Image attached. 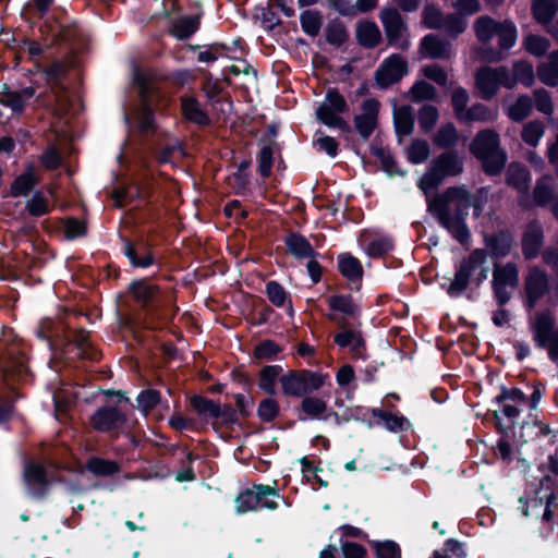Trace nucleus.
I'll return each mask as SVG.
<instances>
[{
  "label": "nucleus",
  "mask_w": 558,
  "mask_h": 558,
  "mask_svg": "<svg viewBox=\"0 0 558 558\" xmlns=\"http://www.w3.org/2000/svg\"><path fill=\"white\" fill-rule=\"evenodd\" d=\"M544 135V125L541 121H530L526 123L521 132L522 141L531 146L536 147Z\"/></svg>",
  "instance_id": "obj_55"
},
{
  "label": "nucleus",
  "mask_w": 558,
  "mask_h": 558,
  "mask_svg": "<svg viewBox=\"0 0 558 558\" xmlns=\"http://www.w3.org/2000/svg\"><path fill=\"white\" fill-rule=\"evenodd\" d=\"M180 108L183 119L199 128H207L211 124V119L207 111L202 108L201 102L194 96H181Z\"/></svg>",
  "instance_id": "obj_21"
},
{
  "label": "nucleus",
  "mask_w": 558,
  "mask_h": 558,
  "mask_svg": "<svg viewBox=\"0 0 558 558\" xmlns=\"http://www.w3.org/2000/svg\"><path fill=\"white\" fill-rule=\"evenodd\" d=\"M387 45L401 51H408L411 46L408 24L399 11L393 8H385L379 14Z\"/></svg>",
  "instance_id": "obj_14"
},
{
  "label": "nucleus",
  "mask_w": 558,
  "mask_h": 558,
  "mask_svg": "<svg viewBox=\"0 0 558 558\" xmlns=\"http://www.w3.org/2000/svg\"><path fill=\"white\" fill-rule=\"evenodd\" d=\"M470 151L481 161L482 171L488 175V128L476 134L470 144Z\"/></svg>",
  "instance_id": "obj_34"
},
{
  "label": "nucleus",
  "mask_w": 558,
  "mask_h": 558,
  "mask_svg": "<svg viewBox=\"0 0 558 558\" xmlns=\"http://www.w3.org/2000/svg\"><path fill=\"white\" fill-rule=\"evenodd\" d=\"M192 405L199 415L206 418H218L222 415V410L219 404L199 396L193 397Z\"/></svg>",
  "instance_id": "obj_50"
},
{
  "label": "nucleus",
  "mask_w": 558,
  "mask_h": 558,
  "mask_svg": "<svg viewBox=\"0 0 558 558\" xmlns=\"http://www.w3.org/2000/svg\"><path fill=\"white\" fill-rule=\"evenodd\" d=\"M558 12V0H533L532 14L541 24L551 22Z\"/></svg>",
  "instance_id": "obj_40"
},
{
  "label": "nucleus",
  "mask_w": 558,
  "mask_h": 558,
  "mask_svg": "<svg viewBox=\"0 0 558 558\" xmlns=\"http://www.w3.org/2000/svg\"><path fill=\"white\" fill-rule=\"evenodd\" d=\"M132 84L137 88L142 102L136 123L137 131L143 136L153 135L157 130L153 107L154 97L159 93L157 74L134 65Z\"/></svg>",
  "instance_id": "obj_6"
},
{
  "label": "nucleus",
  "mask_w": 558,
  "mask_h": 558,
  "mask_svg": "<svg viewBox=\"0 0 558 558\" xmlns=\"http://www.w3.org/2000/svg\"><path fill=\"white\" fill-rule=\"evenodd\" d=\"M136 401L137 408L147 414L160 402V393L154 389H146L137 396Z\"/></svg>",
  "instance_id": "obj_64"
},
{
  "label": "nucleus",
  "mask_w": 558,
  "mask_h": 558,
  "mask_svg": "<svg viewBox=\"0 0 558 558\" xmlns=\"http://www.w3.org/2000/svg\"><path fill=\"white\" fill-rule=\"evenodd\" d=\"M408 97L415 104L425 100H435L437 98V89L430 83L418 80L409 89Z\"/></svg>",
  "instance_id": "obj_43"
},
{
  "label": "nucleus",
  "mask_w": 558,
  "mask_h": 558,
  "mask_svg": "<svg viewBox=\"0 0 558 558\" xmlns=\"http://www.w3.org/2000/svg\"><path fill=\"white\" fill-rule=\"evenodd\" d=\"M274 144L275 143H270L263 146L257 156L258 173L264 179H268L271 175V169L274 166Z\"/></svg>",
  "instance_id": "obj_58"
},
{
  "label": "nucleus",
  "mask_w": 558,
  "mask_h": 558,
  "mask_svg": "<svg viewBox=\"0 0 558 558\" xmlns=\"http://www.w3.org/2000/svg\"><path fill=\"white\" fill-rule=\"evenodd\" d=\"M474 32L482 45L471 49L470 59L473 62H483L476 71L475 85L480 97L483 100H488V14L476 20Z\"/></svg>",
  "instance_id": "obj_11"
},
{
  "label": "nucleus",
  "mask_w": 558,
  "mask_h": 558,
  "mask_svg": "<svg viewBox=\"0 0 558 558\" xmlns=\"http://www.w3.org/2000/svg\"><path fill=\"white\" fill-rule=\"evenodd\" d=\"M513 236L509 230L490 234V257H505L512 247Z\"/></svg>",
  "instance_id": "obj_38"
},
{
  "label": "nucleus",
  "mask_w": 558,
  "mask_h": 558,
  "mask_svg": "<svg viewBox=\"0 0 558 558\" xmlns=\"http://www.w3.org/2000/svg\"><path fill=\"white\" fill-rule=\"evenodd\" d=\"M420 53L424 58L433 60L449 59L451 54V44L435 34H427L421 39Z\"/></svg>",
  "instance_id": "obj_22"
},
{
  "label": "nucleus",
  "mask_w": 558,
  "mask_h": 558,
  "mask_svg": "<svg viewBox=\"0 0 558 558\" xmlns=\"http://www.w3.org/2000/svg\"><path fill=\"white\" fill-rule=\"evenodd\" d=\"M64 234L68 240H75L87 234V223L76 217H69L64 222Z\"/></svg>",
  "instance_id": "obj_62"
},
{
  "label": "nucleus",
  "mask_w": 558,
  "mask_h": 558,
  "mask_svg": "<svg viewBox=\"0 0 558 558\" xmlns=\"http://www.w3.org/2000/svg\"><path fill=\"white\" fill-rule=\"evenodd\" d=\"M464 170L463 158L457 149H448L435 157L418 181L423 191L436 190L447 178L458 177Z\"/></svg>",
  "instance_id": "obj_7"
},
{
  "label": "nucleus",
  "mask_w": 558,
  "mask_h": 558,
  "mask_svg": "<svg viewBox=\"0 0 558 558\" xmlns=\"http://www.w3.org/2000/svg\"><path fill=\"white\" fill-rule=\"evenodd\" d=\"M328 379V374L303 369L281 376L280 384L284 395L300 397L318 390Z\"/></svg>",
  "instance_id": "obj_12"
},
{
  "label": "nucleus",
  "mask_w": 558,
  "mask_h": 558,
  "mask_svg": "<svg viewBox=\"0 0 558 558\" xmlns=\"http://www.w3.org/2000/svg\"><path fill=\"white\" fill-rule=\"evenodd\" d=\"M281 367L278 365L266 366L260 372L259 387L269 395L276 392L275 381L281 373Z\"/></svg>",
  "instance_id": "obj_59"
},
{
  "label": "nucleus",
  "mask_w": 558,
  "mask_h": 558,
  "mask_svg": "<svg viewBox=\"0 0 558 558\" xmlns=\"http://www.w3.org/2000/svg\"><path fill=\"white\" fill-rule=\"evenodd\" d=\"M458 140L459 135L454 124L448 122L438 129L434 137V144L439 148L448 150L453 149L452 147L458 143Z\"/></svg>",
  "instance_id": "obj_44"
},
{
  "label": "nucleus",
  "mask_w": 558,
  "mask_h": 558,
  "mask_svg": "<svg viewBox=\"0 0 558 558\" xmlns=\"http://www.w3.org/2000/svg\"><path fill=\"white\" fill-rule=\"evenodd\" d=\"M374 414L384 422L385 427L390 432L405 430L410 427L409 421L403 416L388 414L379 410H374Z\"/></svg>",
  "instance_id": "obj_61"
},
{
  "label": "nucleus",
  "mask_w": 558,
  "mask_h": 558,
  "mask_svg": "<svg viewBox=\"0 0 558 558\" xmlns=\"http://www.w3.org/2000/svg\"><path fill=\"white\" fill-rule=\"evenodd\" d=\"M523 47L530 54L542 58L550 47V41L544 36L529 34L523 39Z\"/></svg>",
  "instance_id": "obj_47"
},
{
  "label": "nucleus",
  "mask_w": 558,
  "mask_h": 558,
  "mask_svg": "<svg viewBox=\"0 0 558 558\" xmlns=\"http://www.w3.org/2000/svg\"><path fill=\"white\" fill-rule=\"evenodd\" d=\"M39 32L51 46H60L74 50L84 44V34L75 21H61L58 17H47L39 25Z\"/></svg>",
  "instance_id": "obj_8"
},
{
  "label": "nucleus",
  "mask_w": 558,
  "mask_h": 558,
  "mask_svg": "<svg viewBox=\"0 0 558 558\" xmlns=\"http://www.w3.org/2000/svg\"><path fill=\"white\" fill-rule=\"evenodd\" d=\"M534 331L538 345L558 349V331L555 330V318L549 311L536 315Z\"/></svg>",
  "instance_id": "obj_20"
},
{
  "label": "nucleus",
  "mask_w": 558,
  "mask_h": 558,
  "mask_svg": "<svg viewBox=\"0 0 558 558\" xmlns=\"http://www.w3.org/2000/svg\"><path fill=\"white\" fill-rule=\"evenodd\" d=\"M531 181V173L525 165L519 161H512L509 163L506 171V183L518 190H526L529 182Z\"/></svg>",
  "instance_id": "obj_32"
},
{
  "label": "nucleus",
  "mask_w": 558,
  "mask_h": 558,
  "mask_svg": "<svg viewBox=\"0 0 558 558\" xmlns=\"http://www.w3.org/2000/svg\"><path fill=\"white\" fill-rule=\"evenodd\" d=\"M41 72L52 89H63V80L66 77L68 69L62 61H53L50 65L43 68Z\"/></svg>",
  "instance_id": "obj_42"
},
{
  "label": "nucleus",
  "mask_w": 558,
  "mask_h": 558,
  "mask_svg": "<svg viewBox=\"0 0 558 558\" xmlns=\"http://www.w3.org/2000/svg\"><path fill=\"white\" fill-rule=\"evenodd\" d=\"M548 276L539 268H533L525 278V306L533 310L536 303L548 292Z\"/></svg>",
  "instance_id": "obj_18"
},
{
  "label": "nucleus",
  "mask_w": 558,
  "mask_h": 558,
  "mask_svg": "<svg viewBox=\"0 0 558 558\" xmlns=\"http://www.w3.org/2000/svg\"><path fill=\"white\" fill-rule=\"evenodd\" d=\"M544 244V231L541 226L530 223L523 232L521 245L522 254L526 260L536 258Z\"/></svg>",
  "instance_id": "obj_24"
},
{
  "label": "nucleus",
  "mask_w": 558,
  "mask_h": 558,
  "mask_svg": "<svg viewBox=\"0 0 558 558\" xmlns=\"http://www.w3.org/2000/svg\"><path fill=\"white\" fill-rule=\"evenodd\" d=\"M442 27L452 39H457L468 27L466 20L457 13L445 16Z\"/></svg>",
  "instance_id": "obj_57"
},
{
  "label": "nucleus",
  "mask_w": 558,
  "mask_h": 558,
  "mask_svg": "<svg viewBox=\"0 0 558 558\" xmlns=\"http://www.w3.org/2000/svg\"><path fill=\"white\" fill-rule=\"evenodd\" d=\"M128 292L147 318L158 324L169 323L178 313L175 290L144 277L129 283Z\"/></svg>",
  "instance_id": "obj_4"
},
{
  "label": "nucleus",
  "mask_w": 558,
  "mask_h": 558,
  "mask_svg": "<svg viewBox=\"0 0 558 558\" xmlns=\"http://www.w3.org/2000/svg\"><path fill=\"white\" fill-rule=\"evenodd\" d=\"M337 268L340 275L347 279L350 289L360 291L364 276L361 260L349 252L341 253L337 257Z\"/></svg>",
  "instance_id": "obj_19"
},
{
  "label": "nucleus",
  "mask_w": 558,
  "mask_h": 558,
  "mask_svg": "<svg viewBox=\"0 0 558 558\" xmlns=\"http://www.w3.org/2000/svg\"><path fill=\"white\" fill-rule=\"evenodd\" d=\"M0 104L10 108L14 114H22L25 111V104L16 90L10 88L8 84H3L0 97Z\"/></svg>",
  "instance_id": "obj_51"
},
{
  "label": "nucleus",
  "mask_w": 558,
  "mask_h": 558,
  "mask_svg": "<svg viewBox=\"0 0 558 558\" xmlns=\"http://www.w3.org/2000/svg\"><path fill=\"white\" fill-rule=\"evenodd\" d=\"M284 244L288 252L296 259L316 258L319 255L311 242L299 232H290L284 238Z\"/></svg>",
  "instance_id": "obj_29"
},
{
  "label": "nucleus",
  "mask_w": 558,
  "mask_h": 558,
  "mask_svg": "<svg viewBox=\"0 0 558 558\" xmlns=\"http://www.w3.org/2000/svg\"><path fill=\"white\" fill-rule=\"evenodd\" d=\"M120 252L129 260L132 268L148 269L160 265V256L153 241L145 236L131 239L120 234Z\"/></svg>",
  "instance_id": "obj_9"
},
{
  "label": "nucleus",
  "mask_w": 558,
  "mask_h": 558,
  "mask_svg": "<svg viewBox=\"0 0 558 558\" xmlns=\"http://www.w3.org/2000/svg\"><path fill=\"white\" fill-rule=\"evenodd\" d=\"M395 248V242L390 236L373 239L367 244V254L372 258H381Z\"/></svg>",
  "instance_id": "obj_54"
},
{
  "label": "nucleus",
  "mask_w": 558,
  "mask_h": 558,
  "mask_svg": "<svg viewBox=\"0 0 558 558\" xmlns=\"http://www.w3.org/2000/svg\"><path fill=\"white\" fill-rule=\"evenodd\" d=\"M353 122L355 131L364 141L369 138L378 125V121L361 114H355Z\"/></svg>",
  "instance_id": "obj_63"
},
{
  "label": "nucleus",
  "mask_w": 558,
  "mask_h": 558,
  "mask_svg": "<svg viewBox=\"0 0 558 558\" xmlns=\"http://www.w3.org/2000/svg\"><path fill=\"white\" fill-rule=\"evenodd\" d=\"M356 43L364 49L376 48L383 39L378 25L371 20H360L355 25Z\"/></svg>",
  "instance_id": "obj_26"
},
{
  "label": "nucleus",
  "mask_w": 558,
  "mask_h": 558,
  "mask_svg": "<svg viewBox=\"0 0 558 558\" xmlns=\"http://www.w3.org/2000/svg\"><path fill=\"white\" fill-rule=\"evenodd\" d=\"M350 34L345 24L338 17L330 20L325 28V40L336 47H342L349 40Z\"/></svg>",
  "instance_id": "obj_37"
},
{
  "label": "nucleus",
  "mask_w": 558,
  "mask_h": 558,
  "mask_svg": "<svg viewBox=\"0 0 558 558\" xmlns=\"http://www.w3.org/2000/svg\"><path fill=\"white\" fill-rule=\"evenodd\" d=\"M329 313L327 319L337 327L333 343L340 349H364L365 340L361 331L362 310L350 293H335L326 299Z\"/></svg>",
  "instance_id": "obj_3"
},
{
  "label": "nucleus",
  "mask_w": 558,
  "mask_h": 558,
  "mask_svg": "<svg viewBox=\"0 0 558 558\" xmlns=\"http://www.w3.org/2000/svg\"><path fill=\"white\" fill-rule=\"evenodd\" d=\"M357 410L345 409L342 413H338L328 407L327 400L324 398L306 396L301 402V420L328 421L332 418L337 425H340L343 422L359 418Z\"/></svg>",
  "instance_id": "obj_13"
},
{
  "label": "nucleus",
  "mask_w": 558,
  "mask_h": 558,
  "mask_svg": "<svg viewBox=\"0 0 558 558\" xmlns=\"http://www.w3.org/2000/svg\"><path fill=\"white\" fill-rule=\"evenodd\" d=\"M515 84L513 72L510 73L506 68L490 69V98L495 95L498 85L511 89Z\"/></svg>",
  "instance_id": "obj_49"
},
{
  "label": "nucleus",
  "mask_w": 558,
  "mask_h": 558,
  "mask_svg": "<svg viewBox=\"0 0 558 558\" xmlns=\"http://www.w3.org/2000/svg\"><path fill=\"white\" fill-rule=\"evenodd\" d=\"M499 143V134L490 129V177L499 175L507 163V153Z\"/></svg>",
  "instance_id": "obj_36"
},
{
  "label": "nucleus",
  "mask_w": 558,
  "mask_h": 558,
  "mask_svg": "<svg viewBox=\"0 0 558 558\" xmlns=\"http://www.w3.org/2000/svg\"><path fill=\"white\" fill-rule=\"evenodd\" d=\"M493 37L498 38V47L501 50L511 49L518 38L515 24L510 20L498 22L490 17V39Z\"/></svg>",
  "instance_id": "obj_25"
},
{
  "label": "nucleus",
  "mask_w": 558,
  "mask_h": 558,
  "mask_svg": "<svg viewBox=\"0 0 558 558\" xmlns=\"http://www.w3.org/2000/svg\"><path fill=\"white\" fill-rule=\"evenodd\" d=\"M409 73V62L400 53H391L385 58L374 72V81L378 89L387 90Z\"/></svg>",
  "instance_id": "obj_15"
},
{
  "label": "nucleus",
  "mask_w": 558,
  "mask_h": 558,
  "mask_svg": "<svg viewBox=\"0 0 558 558\" xmlns=\"http://www.w3.org/2000/svg\"><path fill=\"white\" fill-rule=\"evenodd\" d=\"M439 118L437 107L433 105H423L418 110L417 120L423 133H429L436 125Z\"/></svg>",
  "instance_id": "obj_53"
},
{
  "label": "nucleus",
  "mask_w": 558,
  "mask_h": 558,
  "mask_svg": "<svg viewBox=\"0 0 558 558\" xmlns=\"http://www.w3.org/2000/svg\"><path fill=\"white\" fill-rule=\"evenodd\" d=\"M54 0H29L22 9V17L29 24H36L44 20Z\"/></svg>",
  "instance_id": "obj_35"
},
{
  "label": "nucleus",
  "mask_w": 558,
  "mask_h": 558,
  "mask_svg": "<svg viewBox=\"0 0 558 558\" xmlns=\"http://www.w3.org/2000/svg\"><path fill=\"white\" fill-rule=\"evenodd\" d=\"M35 337L48 349H65L74 344L75 349H93L84 347L89 340V332L84 328H72L62 320L45 317L34 328Z\"/></svg>",
  "instance_id": "obj_5"
},
{
  "label": "nucleus",
  "mask_w": 558,
  "mask_h": 558,
  "mask_svg": "<svg viewBox=\"0 0 558 558\" xmlns=\"http://www.w3.org/2000/svg\"><path fill=\"white\" fill-rule=\"evenodd\" d=\"M350 110L344 96L335 87L327 89L325 100L317 107L316 119L328 128L339 129L342 133L352 132L351 125L341 117Z\"/></svg>",
  "instance_id": "obj_10"
},
{
  "label": "nucleus",
  "mask_w": 558,
  "mask_h": 558,
  "mask_svg": "<svg viewBox=\"0 0 558 558\" xmlns=\"http://www.w3.org/2000/svg\"><path fill=\"white\" fill-rule=\"evenodd\" d=\"M38 183L39 179L36 174L35 167L31 163L12 181L10 195L12 197L27 196Z\"/></svg>",
  "instance_id": "obj_30"
},
{
  "label": "nucleus",
  "mask_w": 558,
  "mask_h": 558,
  "mask_svg": "<svg viewBox=\"0 0 558 558\" xmlns=\"http://www.w3.org/2000/svg\"><path fill=\"white\" fill-rule=\"evenodd\" d=\"M512 71L517 83H521L526 87L532 86L534 83V71L530 62L524 60L517 61L513 64Z\"/></svg>",
  "instance_id": "obj_60"
},
{
  "label": "nucleus",
  "mask_w": 558,
  "mask_h": 558,
  "mask_svg": "<svg viewBox=\"0 0 558 558\" xmlns=\"http://www.w3.org/2000/svg\"><path fill=\"white\" fill-rule=\"evenodd\" d=\"M484 247L475 248L459 262L454 263L453 277H444L440 288L451 299L466 295L469 300H475L480 289L487 279L486 262L488 258V231H482Z\"/></svg>",
  "instance_id": "obj_2"
},
{
  "label": "nucleus",
  "mask_w": 558,
  "mask_h": 558,
  "mask_svg": "<svg viewBox=\"0 0 558 558\" xmlns=\"http://www.w3.org/2000/svg\"><path fill=\"white\" fill-rule=\"evenodd\" d=\"M124 415L114 408L99 409L92 417V425L99 432L119 428L124 423Z\"/></svg>",
  "instance_id": "obj_28"
},
{
  "label": "nucleus",
  "mask_w": 558,
  "mask_h": 558,
  "mask_svg": "<svg viewBox=\"0 0 558 558\" xmlns=\"http://www.w3.org/2000/svg\"><path fill=\"white\" fill-rule=\"evenodd\" d=\"M430 154V147L426 140L415 138L407 149L408 160L412 165L423 163Z\"/></svg>",
  "instance_id": "obj_48"
},
{
  "label": "nucleus",
  "mask_w": 558,
  "mask_h": 558,
  "mask_svg": "<svg viewBox=\"0 0 558 558\" xmlns=\"http://www.w3.org/2000/svg\"><path fill=\"white\" fill-rule=\"evenodd\" d=\"M265 293L269 302L276 307H284L289 304V310L292 312V301L290 293L284 287L276 280H269L265 286Z\"/></svg>",
  "instance_id": "obj_39"
},
{
  "label": "nucleus",
  "mask_w": 558,
  "mask_h": 558,
  "mask_svg": "<svg viewBox=\"0 0 558 558\" xmlns=\"http://www.w3.org/2000/svg\"><path fill=\"white\" fill-rule=\"evenodd\" d=\"M511 286L518 284V268L513 263H508L504 267H495L493 286Z\"/></svg>",
  "instance_id": "obj_46"
},
{
  "label": "nucleus",
  "mask_w": 558,
  "mask_h": 558,
  "mask_svg": "<svg viewBox=\"0 0 558 558\" xmlns=\"http://www.w3.org/2000/svg\"><path fill=\"white\" fill-rule=\"evenodd\" d=\"M269 496L279 498L278 490L269 485H254L251 489H246L235 499L236 512L245 513L255 511L259 507L275 510L278 508V502L268 500Z\"/></svg>",
  "instance_id": "obj_16"
},
{
  "label": "nucleus",
  "mask_w": 558,
  "mask_h": 558,
  "mask_svg": "<svg viewBox=\"0 0 558 558\" xmlns=\"http://www.w3.org/2000/svg\"><path fill=\"white\" fill-rule=\"evenodd\" d=\"M532 108V99L527 95H521L517 98L515 102L510 106L508 116L514 122H522L530 116Z\"/></svg>",
  "instance_id": "obj_52"
},
{
  "label": "nucleus",
  "mask_w": 558,
  "mask_h": 558,
  "mask_svg": "<svg viewBox=\"0 0 558 558\" xmlns=\"http://www.w3.org/2000/svg\"><path fill=\"white\" fill-rule=\"evenodd\" d=\"M445 16L436 4H427L422 12V24L429 29L442 27Z\"/></svg>",
  "instance_id": "obj_56"
},
{
  "label": "nucleus",
  "mask_w": 558,
  "mask_h": 558,
  "mask_svg": "<svg viewBox=\"0 0 558 558\" xmlns=\"http://www.w3.org/2000/svg\"><path fill=\"white\" fill-rule=\"evenodd\" d=\"M302 31L310 37H316L323 26V14L318 10H304L300 14Z\"/></svg>",
  "instance_id": "obj_41"
},
{
  "label": "nucleus",
  "mask_w": 558,
  "mask_h": 558,
  "mask_svg": "<svg viewBox=\"0 0 558 558\" xmlns=\"http://www.w3.org/2000/svg\"><path fill=\"white\" fill-rule=\"evenodd\" d=\"M369 150H371V154L379 160V162L381 165V169L389 177L405 175L407 172L398 166L397 160L395 159L393 155L390 153L389 149L384 148L378 145H375V144H372L369 147Z\"/></svg>",
  "instance_id": "obj_33"
},
{
  "label": "nucleus",
  "mask_w": 558,
  "mask_h": 558,
  "mask_svg": "<svg viewBox=\"0 0 558 558\" xmlns=\"http://www.w3.org/2000/svg\"><path fill=\"white\" fill-rule=\"evenodd\" d=\"M471 193L465 185L449 186L444 192L427 198V211L460 244L471 239L466 218L471 208Z\"/></svg>",
  "instance_id": "obj_1"
},
{
  "label": "nucleus",
  "mask_w": 558,
  "mask_h": 558,
  "mask_svg": "<svg viewBox=\"0 0 558 558\" xmlns=\"http://www.w3.org/2000/svg\"><path fill=\"white\" fill-rule=\"evenodd\" d=\"M24 482L31 495L43 496L48 485L46 470L38 463L28 462L24 468Z\"/></svg>",
  "instance_id": "obj_23"
},
{
  "label": "nucleus",
  "mask_w": 558,
  "mask_h": 558,
  "mask_svg": "<svg viewBox=\"0 0 558 558\" xmlns=\"http://www.w3.org/2000/svg\"><path fill=\"white\" fill-rule=\"evenodd\" d=\"M26 210L29 216L39 218L48 215L52 210V207L44 193L41 191H36L26 202Z\"/></svg>",
  "instance_id": "obj_45"
},
{
  "label": "nucleus",
  "mask_w": 558,
  "mask_h": 558,
  "mask_svg": "<svg viewBox=\"0 0 558 558\" xmlns=\"http://www.w3.org/2000/svg\"><path fill=\"white\" fill-rule=\"evenodd\" d=\"M496 401L500 404L501 410H495L494 415L497 427L504 430L511 426L513 418L519 414V404L523 401V395L518 389H504Z\"/></svg>",
  "instance_id": "obj_17"
},
{
  "label": "nucleus",
  "mask_w": 558,
  "mask_h": 558,
  "mask_svg": "<svg viewBox=\"0 0 558 558\" xmlns=\"http://www.w3.org/2000/svg\"><path fill=\"white\" fill-rule=\"evenodd\" d=\"M201 27V15H184L170 20L169 34L178 40H186Z\"/></svg>",
  "instance_id": "obj_27"
},
{
  "label": "nucleus",
  "mask_w": 558,
  "mask_h": 558,
  "mask_svg": "<svg viewBox=\"0 0 558 558\" xmlns=\"http://www.w3.org/2000/svg\"><path fill=\"white\" fill-rule=\"evenodd\" d=\"M415 117L413 108L409 105L401 106L393 112V128L396 135L401 138L409 136L414 131Z\"/></svg>",
  "instance_id": "obj_31"
}]
</instances>
